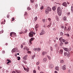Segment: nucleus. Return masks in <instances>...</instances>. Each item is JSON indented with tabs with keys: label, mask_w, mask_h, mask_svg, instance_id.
Here are the masks:
<instances>
[{
	"label": "nucleus",
	"mask_w": 73,
	"mask_h": 73,
	"mask_svg": "<svg viewBox=\"0 0 73 73\" xmlns=\"http://www.w3.org/2000/svg\"><path fill=\"white\" fill-rule=\"evenodd\" d=\"M21 49H23V45L21 44Z\"/></svg>",
	"instance_id": "nucleus-42"
},
{
	"label": "nucleus",
	"mask_w": 73,
	"mask_h": 73,
	"mask_svg": "<svg viewBox=\"0 0 73 73\" xmlns=\"http://www.w3.org/2000/svg\"><path fill=\"white\" fill-rule=\"evenodd\" d=\"M27 57H28V55H26L25 56L23 57V59L24 60H27Z\"/></svg>",
	"instance_id": "nucleus-7"
},
{
	"label": "nucleus",
	"mask_w": 73,
	"mask_h": 73,
	"mask_svg": "<svg viewBox=\"0 0 73 73\" xmlns=\"http://www.w3.org/2000/svg\"><path fill=\"white\" fill-rule=\"evenodd\" d=\"M67 31H70V27H68V29H67Z\"/></svg>",
	"instance_id": "nucleus-26"
},
{
	"label": "nucleus",
	"mask_w": 73,
	"mask_h": 73,
	"mask_svg": "<svg viewBox=\"0 0 73 73\" xmlns=\"http://www.w3.org/2000/svg\"><path fill=\"white\" fill-rule=\"evenodd\" d=\"M35 7L36 8H37V7H38V5L37 3L35 5Z\"/></svg>",
	"instance_id": "nucleus-45"
},
{
	"label": "nucleus",
	"mask_w": 73,
	"mask_h": 73,
	"mask_svg": "<svg viewBox=\"0 0 73 73\" xmlns=\"http://www.w3.org/2000/svg\"><path fill=\"white\" fill-rule=\"evenodd\" d=\"M50 68H53V65L52 64H50Z\"/></svg>",
	"instance_id": "nucleus-18"
},
{
	"label": "nucleus",
	"mask_w": 73,
	"mask_h": 73,
	"mask_svg": "<svg viewBox=\"0 0 73 73\" xmlns=\"http://www.w3.org/2000/svg\"><path fill=\"white\" fill-rule=\"evenodd\" d=\"M14 20H15V18H13L12 19V21H14Z\"/></svg>",
	"instance_id": "nucleus-58"
},
{
	"label": "nucleus",
	"mask_w": 73,
	"mask_h": 73,
	"mask_svg": "<svg viewBox=\"0 0 73 73\" xmlns=\"http://www.w3.org/2000/svg\"><path fill=\"white\" fill-rule=\"evenodd\" d=\"M48 20H49V21L50 23H51L52 22V21H51V19H50V18H48Z\"/></svg>",
	"instance_id": "nucleus-30"
},
{
	"label": "nucleus",
	"mask_w": 73,
	"mask_h": 73,
	"mask_svg": "<svg viewBox=\"0 0 73 73\" xmlns=\"http://www.w3.org/2000/svg\"><path fill=\"white\" fill-rule=\"evenodd\" d=\"M34 40H35V38L32 37L29 40V42L30 44H32V41H33Z\"/></svg>",
	"instance_id": "nucleus-5"
},
{
	"label": "nucleus",
	"mask_w": 73,
	"mask_h": 73,
	"mask_svg": "<svg viewBox=\"0 0 73 73\" xmlns=\"http://www.w3.org/2000/svg\"><path fill=\"white\" fill-rule=\"evenodd\" d=\"M51 26V25H49L48 26H47V27H48V28H49V27H50Z\"/></svg>",
	"instance_id": "nucleus-52"
},
{
	"label": "nucleus",
	"mask_w": 73,
	"mask_h": 73,
	"mask_svg": "<svg viewBox=\"0 0 73 73\" xmlns=\"http://www.w3.org/2000/svg\"><path fill=\"white\" fill-rule=\"evenodd\" d=\"M27 47V46H25L23 48V49L24 50H25V49H26Z\"/></svg>",
	"instance_id": "nucleus-43"
},
{
	"label": "nucleus",
	"mask_w": 73,
	"mask_h": 73,
	"mask_svg": "<svg viewBox=\"0 0 73 73\" xmlns=\"http://www.w3.org/2000/svg\"><path fill=\"white\" fill-rule=\"evenodd\" d=\"M59 53L60 54H62V53H63V50H60L59 52Z\"/></svg>",
	"instance_id": "nucleus-14"
},
{
	"label": "nucleus",
	"mask_w": 73,
	"mask_h": 73,
	"mask_svg": "<svg viewBox=\"0 0 73 73\" xmlns=\"http://www.w3.org/2000/svg\"><path fill=\"white\" fill-rule=\"evenodd\" d=\"M33 50H34V51H36V50H37V48H34Z\"/></svg>",
	"instance_id": "nucleus-51"
},
{
	"label": "nucleus",
	"mask_w": 73,
	"mask_h": 73,
	"mask_svg": "<svg viewBox=\"0 0 73 73\" xmlns=\"http://www.w3.org/2000/svg\"><path fill=\"white\" fill-rule=\"evenodd\" d=\"M52 9L54 11L56 9V6H55L53 7L52 8Z\"/></svg>",
	"instance_id": "nucleus-13"
},
{
	"label": "nucleus",
	"mask_w": 73,
	"mask_h": 73,
	"mask_svg": "<svg viewBox=\"0 0 73 73\" xmlns=\"http://www.w3.org/2000/svg\"><path fill=\"white\" fill-rule=\"evenodd\" d=\"M64 60H60V62L61 63H64Z\"/></svg>",
	"instance_id": "nucleus-35"
},
{
	"label": "nucleus",
	"mask_w": 73,
	"mask_h": 73,
	"mask_svg": "<svg viewBox=\"0 0 73 73\" xmlns=\"http://www.w3.org/2000/svg\"><path fill=\"white\" fill-rule=\"evenodd\" d=\"M13 32H12L10 33V36H11L12 35V34H13Z\"/></svg>",
	"instance_id": "nucleus-48"
},
{
	"label": "nucleus",
	"mask_w": 73,
	"mask_h": 73,
	"mask_svg": "<svg viewBox=\"0 0 73 73\" xmlns=\"http://www.w3.org/2000/svg\"><path fill=\"white\" fill-rule=\"evenodd\" d=\"M2 53H3L4 54V53H5V51L4 50L3 51Z\"/></svg>",
	"instance_id": "nucleus-62"
},
{
	"label": "nucleus",
	"mask_w": 73,
	"mask_h": 73,
	"mask_svg": "<svg viewBox=\"0 0 73 73\" xmlns=\"http://www.w3.org/2000/svg\"><path fill=\"white\" fill-rule=\"evenodd\" d=\"M62 42H65L66 41L64 39H62Z\"/></svg>",
	"instance_id": "nucleus-36"
},
{
	"label": "nucleus",
	"mask_w": 73,
	"mask_h": 73,
	"mask_svg": "<svg viewBox=\"0 0 73 73\" xmlns=\"http://www.w3.org/2000/svg\"><path fill=\"white\" fill-rule=\"evenodd\" d=\"M49 12H51L52 11V9L50 7H48L47 9H46Z\"/></svg>",
	"instance_id": "nucleus-6"
},
{
	"label": "nucleus",
	"mask_w": 73,
	"mask_h": 73,
	"mask_svg": "<svg viewBox=\"0 0 73 73\" xmlns=\"http://www.w3.org/2000/svg\"><path fill=\"white\" fill-rule=\"evenodd\" d=\"M35 33H35V32L33 31H31L29 33V36L31 37H33V35H35Z\"/></svg>",
	"instance_id": "nucleus-2"
},
{
	"label": "nucleus",
	"mask_w": 73,
	"mask_h": 73,
	"mask_svg": "<svg viewBox=\"0 0 73 73\" xmlns=\"http://www.w3.org/2000/svg\"><path fill=\"white\" fill-rule=\"evenodd\" d=\"M60 35L61 36H62L63 35V33H62V32H60Z\"/></svg>",
	"instance_id": "nucleus-41"
},
{
	"label": "nucleus",
	"mask_w": 73,
	"mask_h": 73,
	"mask_svg": "<svg viewBox=\"0 0 73 73\" xmlns=\"http://www.w3.org/2000/svg\"><path fill=\"white\" fill-rule=\"evenodd\" d=\"M47 57L48 58L49 60H51V58H50V56L47 55Z\"/></svg>",
	"instance_id": "nucleus-22"
},
{
	"label": "nucleus",
	"mask_w": 73,
	"mask_h": 73,
	"mask_svg": "<svg viewBox=\"0 0 73 73\" xmlns=\"http://www.w3.org/2000/svg\"><path fill=\"white\" fill-rule=\"evenodd\" d=\"M23 62H24V63H25V64H27V62L25 60H23Z\"/></svg>",
	"instance_id": "nucleus-31"
},
{
	"label": "nucleus",
	"mask_w": 73,
	"mask_h": 73,
	"mask_svg": "<svg viewBox=\"0 0 73 73\" xmlns=\"http://www.w3.org/2000/svg\"><path fill=\"white\" fill-rule=\"evenodd\" d=\"M50 49L51 51H53V48L52 47H50Z\"/></svg>",
	"instance_id": "nucleus-40"
},
{
	"label": "nucleus",
	"mask_w": 73,
	"mask_h": 73,
	"mask_svg": "<svg viewBox=\"0 0 73 73\" xmlns=\"http://www.w3.org/2000/svg\"><path fill=\"white\" fill-rule=\"evenodd\" d=\"M49 11H48L46 9L45 11V12L46 15H47V14H49Z\"/></svg>",
	"instance_id": "nucleus-10"
},
{
	"label": "nucleus",
	"mask_w": 73,
	"mask_h": 73,
	"mask_svg": "<svg viewBox=\"0 0 73 73\" xmlns=\"http://www.w3.org/2000/svg\"><path fill=\"white\" fill-rule=\"evenodd\" d=\"M46 60H47L46 59V58H44L43 59V61L44 62H46Z\"/></svg>",
	"instance_id": "nucleus-19"
},
{
	"label": "nucleus",
	"mask_w": 73,
	"mask_h": 73,
	"mask_svg": "<svg viewBox=\"0 0 73 73\" xmlns=\"http://www.w3.org/2000/svg\"><path fill=\"white\" fill-rule=\"evenodd\" d=\"M12 73H16V72L15 71H13L12 72Z\"/></svg>",
	"instance_id": "nucleus-63"
},
{
	"label": "nucleus",
	"mask_w": 73,
	"mask_h": 73,
	"mask_svg": "<svg viewBox=\"0 0 73 73\" xmlns=\"http://www.w3.org/2000/svg\"><path fill=\"white\" fill-rule=\"evenodd\" d=\"M43 8H44V7L43 6H42L40 7V9H43Z\"/></svg>",
	"instance_id": "nucleus-49"
},
{
	"label": "nucleus",
	"mask_w": 73,
	"mask_h": 73,
	"mask_svg": "<svg viewBox=\"0 0 73 73\" xmlns=\"http://www.w3.org/2000/svg\"><path fill=\"white\" fill-rule=\"evenodd\" d=\"M54 46L55 48H56V47H57V44H54Z\"/></svg>",
	"instance_id": "nucleus-32"
},
{
	"label": "nucleus",
	"mask_w": 73,
	"mask_h": 73,
	"mask_svg": "<svg viewBox=\"0 0 73 73\" xmlns=\"http://www.w3.org/2000/svg\"><path fill=\"white\" fill-rule=\"evenodd\" d=\"M7 18H9V14L7 15Z\"/></svg>",
	"instance_id": "nucleus-47"
},
{
	"label": "nucleus",
	"mask_w": 73,
	"mask_h": 73,
	"mask_svg": "<svg viewBox=\"0 0 73 73\" xmlns=\"http://www.w3.org/2000/svg\"><path fill=\"white\" fill-rule=\"evenodd\" d=\"M9 62H11V61H9L7 62V64H8V65H9V64H9Z\"/></svg>",
	"instance_id": "nucleus-59"
},
{
	"label": "nucleus",
	"mask_w": 73,
	"mask_h": 73,
	"mask_svg": "<svg viewBox=\"0 0 73 73\" xmlns=\"http://www.w3.org/2000/svg\"><path fill=\"white\" fill-rule=\"evenodd\" d=\"M27 10H30L31 9V8L28 7L27 8Z\"/></svg>",
	"instance_id": "nucleus-46"
},
{
	"label": "nucleus",
	"mask_w": 73,
	"mask_h": 73,
	"mask_svg": "<svg viewBox=\"0 0 73 73\" xmlns=\"http://www.w3.org/2000/svg\"><path fill=\"white\" fill-rule=\"evenodd\" d=\"M62 37H61L59 38V40L60 41V42H62Z\"/></svg>",
	"instance_id": "nucleus-29"
},
{
	"label": "nucleus",
	"mask_w": 73,
	"mask_h": 73,
	"mask_svg": "<svg viewBox=\"0 0 73 73\" xmlns=\"http://www.w3.org/2000/svg\"><path fill=\"white\" fill-rule=\"evenodd\" d=\"M64 21H66V17H64L63 18Z\"/></svg>",
	"instance_id": "nucleus-27"
},
{
	"label": "nucleus",
	"mask_w": 73,
	"mask_h": 73,
	"mask_svg": "<svg viewBox=\"0 0 73 73\" xmlns=\"http://www.w3.org/2000/svg\"><path fill=\"white\" fill-rule=\"evenodd\" d=\"M24 69L25 70L26 72H28L29 71V68H24Z\"/></svg>",
	"instance_id": "nucleus-8"
},
{
	"label": "nucleus",
	"mask_w": 73,
	"mask_h": 73,
	"mask_svg": "<svg viewBox=\"0 0 73 73\" xmlns=\"http://www.w3.org/2000/svg\"><path fill=\"white\" fill-rule=\"evenodd\" d=\"M67 3H66L64 2L62 4V5L63 6H64V7H68V6L67 5Z\"/></svg>",
	"instance_id": "nucleus-4"
},
{
	"label": "nucleus",
	"mask_w": 73,
	"mask_h": 73,
	"mask_svg": "<svg viewBox=\"0 0 73 73\" xmlns=\"http://www.w3.org/2000/svg\"><path fill=\"white\" fill-rule=\"evenodd\" d=\"M46 54V52H42V55H43V56H44V55H45V54Z\"/></svg>",
	"instance_id": "nucleus-16"
},
{
	"label": "nucleus",
	"mask_w": 73,
	"mask_h": 73,
	"mask_svg": "<svg viewBox=\"0 0 73 73\" xmlns=\"http://www.w3.org/2000/svg\"><path fill=\"white\" fill-rule=\"evenodd\" d=\"M37 17H36L34 18V21H37Z\"/></svg>",
	"instance_id": "nucleus-23"
},
{
	"label": "nucleus",
	"mask_w": 73,
	"mask_h": 73,
	"mask_svg": "<svg viewBox=\"0 0 73 73\" xmlns=\"http://www.w3.org/2000/svg\"><path fill=\"white\" fill-rule=\"evenodd\" d=\"M16 51H17V48H15L13 49L11 51V52L12 53L16 52Z\"/></svg>",
	"instance_id": "nucleus-3"
},
{
	"label": "nucleus",
	"mask_w": 73,
	"mask_h": 73,
	"mask_svg": "<svg viewBox=\"0 0 73 73\" xmlns=\"http://www.w3.org/2000/svg\"><path fill=\"white\" fill-rule=\"evenodd\" d=\"M65 35H66V36H67V37H70V35L69 34H64Z\"/></svg>",
	"instance_id": "nucleus-25"
},
{
	"label": "nucleus",
	"mask_w": 73,
	"mask_h": 73,
	"mask_svg": "<svg viewBox=\"0 0 73 73\" xmlns=\"http://www.w3.org/2000/svg\"><path fill=\"white\" fill-rule=\"evenodd\" d=\"M71 9L72 12H73V6H71Z\"/></svg>",
	"instance_id": "nucleus-28"
},
{
	"label": "nucleus",
	"mask_w": 73,
	"mask_h": 73,
	"mask_svg": "<svg viewBox=\"0 0 73 73\" xmlns=\"http://www.w3.org/2000/svg\"><path fill=\"white\" fill-rule=\"evenodd\" d=\"M44 30H42L41 32L40 33V35H44Z\"/></svg>",
	"instance_id": "nucleus-9"
},
{
	"label": "nucleus",
	"mask_w": 73,
	"mask_h": 73,
	"mask_svg": "<svg viewBox=\"0 0 73 73\" xmlns=\"http://www.w3.org/2000/svg\"><path fill=\"white\" fill-rule=\"evenodd\" d=\"M31 3H34V1L33 0H31Z\"/></svg>",
	"instance_id": "nucleus-44"
},
{
	"label": "nucleus",
	"mask_w": 73,
	"mask_h": 73,
	"mask_svg": "<svg viewBox=\"0 0 73 73\" xmlns=\"http://www.w3.org/2000/svg\"><path fill=\"white\" fill-rule=\"evenodd\" d=\"M35 29L36 31H38V29H37V28H35Z\"/></svg>",
	"instance_id": "nucleus-61"
},
{
	"label": "nucleus",
	"mask_w": 73,
	"mask_h": 73,
	"mask_svg": "<svg viewBox=\"0 0 73 73\" xmlns=\"http://www.w3.org/2000/svg\"><path fill=\"white\" fill-rule=\"evenodd\" d=\"M55 69L58 71H59V67L56 66L55 67Z\"/></svg>",
	"instance_id": "nucleus-15"
},
{
	"label": "nucleus",
	"mask_w": 73,
	"mask_h": 73,
	"mask_svg": "<svg viewBox=\"0 0 73 73\" xmlns=\"http://www.w3.org/2000/svg\"><path fill=\"white\" fill-rule=\"evenodd\" d=\"M36 56V55H34L33 56H32V58H35V57Z\"/></svg>",
	"instance_id": "nucleus-54"
},
{
	"label": "nucleus",
	"mask_w": 73,
	"mask_h": 73,
	"mask_svg": "<svg viewBox=\"0 0 73 73\" xmlns=\"http://www.w3.org/2000/svg\"><path fill=\"white\" fill-rule=\"evenodd\" d=\"M57 12L59 16H61L62 14V10L61 9V8L60 7H58Z\"/></svg>",
	"instance_id": "nucleus-1"
},
{
	"label": "nucleus",
	"mask_w": 73,
	"mask_h": 73,
	"mask_svg": "<svg viewBox=\"0 0 73 73\" xmlns=\"http://www.w3.org/2000/svg\"><path fill=\"white\" fill-rule=\"evenodd\" d=\"M64 50H65V51H66L67 52H68L69 51V49H68V48H64Z\"/></svg>",
	"instance_id": "nucleus-12"
},
{
	"label": "nucleus",
	"mask_w": 73,
	"mask_h": 73,
	"mask_svg": "<svg viewBox=\"0 0 73 73\" xmlns=\"http://www.w3.org/2000/svg\"><path fill=\"white\" fill-rule=\"evenodd\" d=\"M40 64V62H36V64L37 65H39Z\"/></svg>",
	"instance_id": "nucleus-37"
},
{
	"label": "nucleus",
	"mask_w": 73,
	"mask_h": 73,
	"mask_svg": "<svg viewBox=\"0 0 73 73\" xmlns=\"http://www.w3.org/2000/svg\"><path fill=\"white\" fill-rule=\"evenodd\" d=\"M22 33H23V32H20L19 33V34H22Z\"/></svg>",
	"instance_id": "nucleus-64"
},
{
	"label": "nucleus",
	"mask_w": 73,
	"mask_h": 73,
	"mask_svg": "<svg viewBox=\"0 0 73 73\" xmlns=\"http://www.w3.org/2000/svg\"><path fill=\"white\" fill-rule=\"evenodd\" d=\"M38 25L37 24L35 25V28H38Z\"/></svg>",
	"instance_id": "nucleus-17"
},
{
	"label": "nucleus",
	"mask_w": 73,
	"mask_h": 73,
	"mask_svg": "<svg viewBox=\"0 0 73 73\" xmlns=\"http://www.w3.org/2000/svg\"><path fill=\"white\" fill-rule=\"evenodd\" d=\"M63 44V43H62V42H60V46H62Z\"/></svg>",
	"instance_id": "nucleus-34"
},
{
	"label": "nucleus",
	"mask_w": 73,
	"mask_h": 73,
	"mask_svg": "<svg viewBox=\"0 0 73 73\" xmlns=\"http://www.w3.org/2000/svg\"><path fill=\"white\" fill-rule=\"evenodd\" d=\"M29 49L28 48V47H27L26 48V50H29Z\"/></svg>",
	"instance_id": "nucleus-56"
},
{
	"label": "nucleus",
	"mask_w": 73,
	"mask_h": 73,
	"mask_svg": "<svg viewBox=\"0 0 73 73\" xmlns=\"http://www.w3.org/2000/svg\"><path fill=\"white\" fill-rule=\"evenodd\" d=\"M16 72H17V73H21V72H20V71H19V70H16Z\"/></svg>",
	"instance_id": "nucleus-21"
},
{
	"label": "nucleus",
	"mask_w": 73,
	"mask_h": 73,
	"mask_svg": "<svg viewBox=\"0 0 73 73\" xmlns=\"http://www.w3.org/2000/svg\"><path fill=\"white\" fill-rule=\"evenodd\" d=\"M4 32V31L2 30L1 31H0V34H1L2 33H3Z\"/></svg>",
	"instance_id": "nucleus-38"
},
{
	"label": "nucleus",
	"mask_w": 73,
	"mask_h": 73,
	"mask_svg": "<svg viewBox=\"0 0 73 73\" xmlns=\"http://www.w3.org/2000/svg\"><path fill=\"white\" fill-rule=\"evenodd\" d=\"M53 29L54 31H56V29L55 28H54Z\"/></svg>",
	"instance_id": "nucleus-57"
},
{
	"label": "nucleus",
	"mask_w": 73,
	"mask_h": 73,
	"mask_svg": "<svg viewBox=\"0 0 73 73\" xmlns=\"http://www.w3.org/2000/svg\"><path fill=\"white\" fill-rule=\"evenodd\" d=\"M64 30L66 31V27H65L64 28Z\"/></svg>",
	"instance_id": "nucleus-55"
},
{
	"label": "nucleus",
	"mask_w": 73,
	"mask_h": 73,
	"mask_svg": "<svg viewBox=\"0 0 73 73\" xmlns=\"http://www.w3.org/2000/svg\"><path fill=\"white\" fill-rule=\"evenodd\" d=\"M37 50L38 52H39V51H40V50H41V48H37Z\"/></svg>",
	"instance_id": "nucleus-24"
},
{
	"label": "nucleus",
	"mask_w": 73,
	"mask_h": 73,
	"mask_svg": "<svg viewBox=\"0 0 73 73\" xmlns=\"http://www.w3.org/2000/svg\"><path fill=\"white\" fill-rule=\"evenodd\" d=\"M70 52H68L67 56L68 57H70Z\"/></svg>",
	"instance_id": "nucleus-20"
},
{
	"label": "nucleus",
	"mask_w": 73,
	"mask_h": 73,
	"mask_svg": "<svg viewBox=\"0 0 73 73\" xmlns=\"http://www.w3.org/2000/svg\"><path fill=\"white\" fill-rule=\"evenodd\" d=\"M64 56H66V55H67V52H64Z\"/></svg>",
	"instance_id": "nucleus-33"
},
{
	"label": "nucleus",
	"mask_w": 73,
	"mask_h": 73,
	"mask_svg": "<svg viewBox=\"0 0 73 73\" xmlns=\"http://www.w3.org/2000/svg\"><path fill=\"white\" fill-rule=\"evenodd\" d=\"M33 73H36V71L35 70H34L33 71Z\"/></svg>",
	"instance_id": "nucleus-53"
},
{
	"label": "nucleus",
	"mask_w": 73,
	"mask_h": 73,
	"mask_svg": "<svg viewBox=\"0 0 73 73\" xmlns=\"http://www.w3.org/2000/svg\"><path fill=\"white\" fill-rule=\"evenodd\" d=\"M28 31V30H26L25 31V33H27V31Z\"/></svg>",
	"instance_id": "nucleus-60"
},
{
	"label": "nucleus",
	"mask_w": 73,
	"mask_h": 73,
	"mask_svg": "<svg viewBox=\"0 0 73 73\" xmlns=\"http://www.w3.org/2000/svg\"><path fill=\"white\" fill-rule=\"evenodd\" d=\"M62 69L65 70L66 69V65H64L62 67Z\"/></svg>",
	"instance_id": "nucleus-11"
},
{
	"label": "nucleus",
	"mask_w": 73,
	"mask_h": 73,
	"mask_svg": "<svg viewBox=\"0 0 73 73\" xmlns=\"http://www.w3.org/2000/svg\"><path fill=\"white\" fill-rule=\"evenodd\" d=\"M27 53H31V52L30 51H29L27 52Z\"/></svg>",
	"instance_id": "nucleus-50"
},
{
	"label": "nucleus",
	"mask_w": 73,
	"mask_h": 73,
	"mask_svg": "<svg viewBox=\"0 0 73 73\" xmlns=\"http://www.w3.org/2000/svg\"><path fill=\"white\" fill-rule=\"evenodd\" d=\"M17 58L18 59V60H20V57L19 56Z\"/></svg>",
	"instance_id": "nucleus-39"
}]
</instances>
